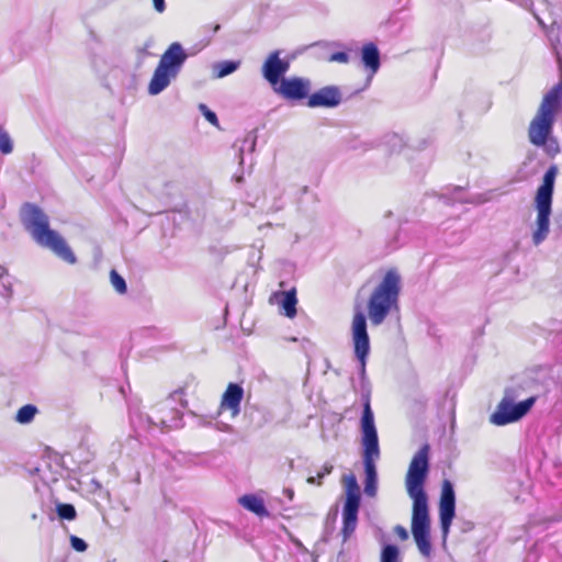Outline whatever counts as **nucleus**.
I'll return each instance as SVG.
<instances>
[{
    "label": "nucleus",
    "mask_w": 562,
    "mask_h": 562,
    "mask_svg": "<svg viewBox=\"0 0 562 562\" xmlns=\"http://www.w3.org/2000/svg\"><path fill=\"white\" fill-rule=\"evenodd\" d=\"M429 473V446L424 445L413 456L405 476V488L413 501L412 533L418 551L425 558L431 554L430 518L425 483Z\"/></svg>",
    "instance_id": "1"
},
{
    "label": "nucleus",
    "mask_w": 562,
    "mask_h": 562,
    "mask_svg": "<svg viewBox=\"0 0 562 562\" xmlns=\"http://www.w3.org/2000/svg\"><path fill=\"white\" fill-rule=\"evenodd\" d=\"M22 222L40 246L50 249L68 263L76 262L72 250L57 232L49 228L48 216L40 207L26 204L22 210Z\"/></svg>",
    "instance_id": "2"
},
{
    "label": "nucleus",
    "mask_w": 562,
    "mask_h": 562,
    "mask_svg": "<svg viewBox=\"0 0 562 562\" xmlns=\"http://www.w3.org/2000/svg\"><path fill=\"white\" fill-rule=\"evenodd\" d=\"M363 463L366 473L364 493L368 496H375L378 490V474L375 460L380 457L378 432L374 424L373 412L370 406L369 395L364 396L363 412L361 417Z\"/></svg>",
    "instance_id": "3"
},
{
    "label": "nucleus",
    "mask_w": 562,
    "mask_h": 562,
    "mask_svg": "<svg viewBox=\"0 0 562 562\" xmlns=\"http://www.w3.org/2000/svg\"><path fill=\"white\" fill-rule=\"evenodd\" d=\"M558 167L552 165L544 173L542 183L537 189L533 199L536 218L531 225V241L533 246H540L550 234V217Z\"/></svg>",
    "instance_id": "4"
},
{
    "label": "nucleus",
    "mask_w": 562,
    "mask_h": 562,
    "mask_svg": "<svg viewBox=\"0 0 562 562\" xmlns=\"http://www.w3.org/2000/svg\"><path fill=\"white\" fill-rule=\"evenodd\" d=\"M562 103V81L554 85L542 98L536 115L528 128V137L532 145L544 146L552 135L555 117Z\"/></svg>",
    "instance_id": "5"
},
{
    "label": "nucleus",
    "mask_w": 562,
    "mask_h": 562,
    "mask_svg": "<svg viewBox=\"0 0 562 562\" xmlns=\"http://www.w3.org/2000/svg\"><path fill=\"white\" fill-rule=\"evenodd\" d=\"M401 291V276L389 270L372 291L368 302L369 319L374 326L381 325L393 308H397Z\"/></svg>",
    "instance_id": "6"
},
{
    "label": "nucleus",
    "mask_w": 562,
    "mask_h": 562,
    "mask_svg": "<svg viewBox=\"0 0 562 562\" xmlns=\"http://www.w3.org/2000/svg\"><path fill=\"white\" fill-rule=\"evenodd\" d=\"M517 395L514 390L507 389L495 412L490 416V422L496 426H505L521 419L533 406L536 397L531 396L516 403Z\"/></svg>",
    "instance_id": "7"
},
{
    "label": "nucleus",
    "mask_w": 562,
    "mask_h": 562,
    "mask_svg": "<svg viewBox=\"0 0 562 562\" xmlns=\"http://www.w3.org/2000/svg\"><path fill=\"white\" fill-rule=\"evenodd\" d=\"M342 481L346 499L342 508L341 535L344 541H347L357 528L360 507V488L353 474L345 475Z\"/></svg>",
    "instance_id": "8"
},
{
    "label": "nucleus",
    "mask_w": 562,
    "mask_h": 562,
    "mask_svg": "<svg viewBox=\"0 0 562 562\" xmlns=\"http://www.w3.org/2000/svg\"><path fill=\"white\" fill-rule=\"evenodd\" d=\"M351 330L355 355L360 363V374L361 378H364L367 357L370 352V340L367 331V319L361 312L355 314Z\"/></svg>",
    "instance_id": "9"
},
{
    "label": "nucleus",
    "mask_w": 562,
    "mask_h": 562,
    "mask_svg": "<svg viewBox=\"0 0 562 562\" xmlns=\"http://www.w3.org/2000/svg\"><path fill=\"white\" fill-rule=\"evenodd\" d=\"M456 516V493L453 484L443 480L439 499V519L443 539L447 538Z\"/></svg>",
    "instance_id": "10"
},
{
    "label": "nucleus",
    "mask_w": 562,
    "mask_h": 562,
    "mask_svg": "<svg viewBox=\"0 0 562 562\" xmlns=\"http://www.w3.org/2000/svg\"><path fill=\"white\" fill-rule=\"evenodd\" d=\"M149 424L165 428H177L180 426L181 414L172 406L171 401L158 404L148 415Z\"/></svg>",
    "instance_id": "11"
},
{
    "label": "nucleus",
    "mask_w": 562,
    "mask_h": 562,
    "mask_svg": "<svg viewBox=\"0 0 562 562\" xmlns=\"http://www.w3.org/2000/svg\"><path fill=\"white\" fill-rule=\"evenodd\" d=\"M311 89L308 79L301 77L282 78L273 91L286 100H302Z\"/></svg>",
    "instance_id": "12"
},
{
    "label": "nucleus",
    "mask_w": 562,
    "mask_h": 562,
    "mask_svg": "<svg viewBox=\"0 0 562 562\" xmlns=\"http://www.w3.org/2000/svg\"><path fill=\"white\" fill-rule=\"evenodd\" d=\"M280 50L269 54L262 65L263 78L274 88L283 78L282 76L289 70L290 63L280 58Z\"/></svg>",
    "instance_id": "13"
},
{
    "label": "nucleus",
    "mask_w": 562,
    "mask_h": 562,
    "mask_svg": "<svg viewBox=\"0 0 562 562\" xmlns=\"http://www.w3.org/2000/svg\"><path fill=\"white\" fill-rule=\"evenodd\" d=\"M187 58L188 55L182 45L173 42L161 55L158 65L178 76Z\"/></svg>",
    "instance_id": "14"
},
{
    "label": "nucleus",
    "mask_w": 562,
    "mask_h": 562,
    "mask_svg": "<svg viewBox=\"0 0 562 562\" xmlns=\"http://www.w3.org/2000/svg\"><path fill=\"white\" fill-rule=\"evenodd\" d=\"M244 398V389L237 383H229L222 396L220 409L229 412L231 417L235 418L240 413V404Z\"/></svg>",
    "instance_id": "15"
},
{
    "label": "nucleus",
    "mask_w": 562,
    "mask_h": 562,
    "mask_svg": "<svg viewBox=\"0 0 562 562\" xmlns=\"http://www.w3.org/2000/svg\"><path fill=\"white\" fill-rule=\"evenodd\" d=\"M341 102L340 90L335 86H327L308 97L307 105L310 108H335Z\"/></svg>",
    "instance_id": "16"
},
{
    "label": "nucleus",
    "mask_w": 562,
    "mask_h": 562,
    "mask_svg": "<svg viewBox=\"0 0 562 562\" xmlns=\"http://www.w3.org/2000/svg\"><path fill=\"white\" fill-rule=\"evenodd\" d=\"M177 78L173 72L157 65L154 75L148 85V93L150 95H157L162 92L172 80Z\"/></svg>",
    "instance_id": "17"
},
{
    "label": "nucleus",
    "mask_w": 562,
    "mask_h": 562,
    "mask_svg": "<svg viewBox=\"0 0 562 562\" xmlns=\"http://www.w3.org/2000/svg\"><path fill=\"white\" fill-rule=\"evenodd\" d=\"M361 59L364 66L371 71L373 76L380 68V53L373 43L363 45L361 49Z\"/></svg>",
    "instance_id": "18"
},
{
    "label": "nucleus",
    "mask_w": 562,
    "mask_h": 562,
    "mask_svg": "<svg viewBox=\"0 0 562 562\" xmlns=\"http://www.w3.org/2000/svg\"><path fill=\"white\" fill-rule=\"evenodd\" d=\"M239 504L247 510L256 514L259 517L269 516L263 499L254 494H246L238 499Z\"/></svg>",
    "instance_id": "19"
},
{
    "label": "nucleus",
    "mask_w": 562,
    "mask_h": 562,
    "mask_svg": "<svg viewBox=\"0 0 562 562\" xmlns=\"http://www.w3.org/2000/svg\"><path fill=\"white\" fill-rule=\"evenodd\" d=\"M240 66V61L235 60H223L213 64L212 70L214 78L221 79L224 78L234 71H236Z\"/></svg>",
    "instance_id": "20"
},
{
    "label": "nucleus",
    "mask_w": 562,
    "mask_h": 562,
    "mask_svg": "<svg viewBox=\"0 0 562 562\" xmlns=\"http://www.w3.org/2000/svg\"><path fill=\"white\" fill-rule=\"evenodd\" d=\"M281 306L283 308V313L286 317L293 318L296 315V292L295 289H292L286 292H282Z\"/></svg>",
    "instance_id": "21"
},
{
    "label": "nucleus",
    "mask_w": 562,
    "mask_h": 562,
    "mask_svg": "<svg viewBox=\"0 0 562 562\" xmlns=\"http://www.w3.org/2000/svg\"><path fill=\"white\" fill-rule=\"evenodd\" d=\"M36 413H37L36 406H34L32 404L24 405L18 411V413L15 415V420L19 424H23V425L29 424L34 419Z\"/></svg>",
    "instance_id": "22"
},
{
    "label": "nucleus",
    "mask_w": 562,
    "mask_h": 562,
    "mask_svg": "<svg viewBox=\"0 0 562 562\" xmlns=\"http://www.w3.org/2000/svg\"><path fill=\"white\" fill-rule=\"evenodd\" d=\"M381 562H401L397 547L394 544L385 546L381 553Z\"/></svg>",
    "instance_id": "23"
},
{
    "label": "nucleus",
    "mask_w": 562,
    "mask_h": 562,
    "mask_svg": "<svg viewBox=\"0 0 562 562\" xmlns=\"http://www.w3.org/2000/svg\"><path fill=\"white\" fill-rule=\"evenodd\" d=\"M13 151V140L9 133L0 126V153L9 155Z\"/></svg>",
    "instance_id": "24"
},
{
    "label": "nucleus",
    "mask_w": 562,
    "mask_h": 562,
    "mask_svg": "<svg viewBox=\"0 0 562 562\" xmlns=\"http://www.w3.org/2000/svg\"><path fill=\"white\" fill-rule=\"evenodd\" d=\"M110 280L112 286L120 294H124L127 290L126 282L115 270H112L110 273Z\"/></svg>",
    "instance_id": "25"
},
{
    "label": "nucleus",
    "mask_w": 562,
    "mask_h": 562,
    "mask_svg": "<svg viewBox=\"0 0 562 562\" xmlns=\"http://www.w3.org/2000/svg\"><path fill=\"white\" fill-rule=\"evenodd\" d=\"M56 510L61 519L72 520L76 517V509L71 504H58Z\"/></svg>",
    "instance_id": "26"
},
{
    "label": "nucleus",
    "mask_w": 562,
    "mask_h": 562,
    "mask_svg": "<svg viewBox=\"0 0 562 562\" xmlns=\"http://www.w3.org/2000/svg\"><path fill=\"white\" fill-rule=\"evenodd\" d=\"M333 469H334V467L330 463H325L316 476H310L307 479V483L321 485L322 484L321 480L323 477H325L326 475L330 474Z\"/></svg>",
    "instance_id": "27"
},
{
    "label": "nucleus",
    "mask_w": 562,
    "mask_h": 562,
    "mask_svg": "<svg viewBox=\"0 0 562 562\" xmlns=\"http://www.w3.org/2000/svg\"><path fill=\"white\" fill-rule=\"evenodd\" d=\"M199 110L201 111V113L204 115V117L212 124V125H215L217 126L218 125V120H217V116L216 114L211 111L205 104L201 103L199 105Z\"/></svg>",
    "instance_id": "28"
},
{
    "label": "nucleus",
    "mask_w": 562,
    "mask_h": 562,
    "mask_svg": "<svg viewBox=\"0 0 562 562\" xmlns=\"http://www.w3.org/2000/svg\"><path fill=\"white\" fill-rule=\"evenodd\" d=\"M546 150V153L550 156H554L560 151L559 144L555 138L552 136L549 137V140H547V144L542 146Z\"/></svg>",
    "instance_id": "29"
},
{
    "label": "nucleus",
    "mask_w": 562,
    "mask_h": 562,
    "mask_svg": "<svg viewBox=\"0 0 562 562\" xmlns=\"http://www.w3.org/2000/svg\"><path fill=\"white\" fill-rule=\"evenodd\" d=\"M70 543H71V547L78 551V552H83L87 550V543L83 539L81 538H78L76 536H71L70 538Z\"/></svg>",
    "instance_id": "30"
},
{
    "label": "nucleus",
    "mask_w": 562,
    "mask_h": 562,
    "mask_svg": "<svg viewBox=\"0 0 562 562\" xmlns=\"http://www.w3.org/2000/svg\"><path fill=\"white\" fill-rule=\"evenodd\" d=\"M0 288H2L3 295H10L11 293V283L8 274H0Z\"/></svg>",
    "instance_id": "31"
},
{
    "label": "nucleus",
    "mask_w": 562,
    "mask_h": 562,
    "mask_svg": "<svg viewBox=\"0 0 562 562\" xmlns=\"http://www.w3.org/2000/svg\"><path fill=\"white\" fill-rule=\"evenodd\" d=\"M329 61L347 64L349 61V56L344 52L334 53L330 55Z\"/></svg>",
    "instance_id": "32"
},
{
    "label": "nucleus",
    "mask_w": 562,
    "mask_h": 562,
    "mask_svg": "<svg viewBox=\"0 0 562 562\" xmlns=\"http://www.w3.org/2000/svg\"><path fill=\"white\" fill-rule=\"evenodd\" d=\"M395 533L398 536V538L401 540H407L408 539V532L406 530V528H404L403 526H396L395 529H394Z\"/></svg>",
    "instance_id": "33"
},
{
    "label": "nucleus",
    "mask_w": 562,
    "mask_h": 562,
    "mask_svg": "<svg viewBox=\"0 0 562 562\" xmlns=\"http://www.w3.org/2000/svg\"><path fill=\"white\" fill-rule=\"evenodd\" d=\"M153 2H154V7L157 12L161 13L165 11V9H166L165 0H153Z\"/></svg>",
    "instance_id": "34"
},
{
    "label": "nucleus",
    "mask_w": 562,
    "mask_h": 562,
    "mask_svg": "<svg viewBox=\"0 0 562 562\" xmlns=\"http://www.w3.org/2000/svg\"><path fill=\"white\" fill-rule=\"evenodd\" d=\"M202 29H203L204 32L212 31L213 33H216V32L220 31L221 25L220 24H206Z\"/></svg>",
    "instance_id": "35"
},
{
    "label": "nucleus",
    "mask_w": 562,
    "mask_h": 562,
    "mask_svg": "<svg viewBox=\"0 0 562 562\" xmlns=\"http://www.w3.org/2000/svg\"><path fill=\"white\" fill-rule=\"evenodd\" d=\"M249 142V146H250V149L254 150L255 148V145H256V138L255 137H247L245 138L244 143H247Z\"/></svg>",
    "instance_id": "36"
},
{
    "label": "nucleus",
    "mask_w": 562,
    "mask_h": 562,
    "mask_svg": "<svg viewBox=\"0 0 562 562\" xmlns=\"http://www.w3.org/2000/svg\"><path fill=\"white\" fill-rule=\"evenodd\" d=\"M284 493L288 495L290 499L293 498V491L292 490H285Z\"/></svg>",
    "instance_id": "37"
},
{
    "label": "nucleus",
    "mask_w": 562,
    "mask_h": 562,
    "mask_svg": "<svg viewBox=\"0 0 562 562\" xmlns=\"http://www.w3.org/2000/svg\"><path fill=\"white\" fill-rule=\"evenodd\" d=\"M243 150H244V148L241 147V148H240V164L244 161V158H243Z\"/></svg>",
    "instance_id": "38"
}]
</instances>
